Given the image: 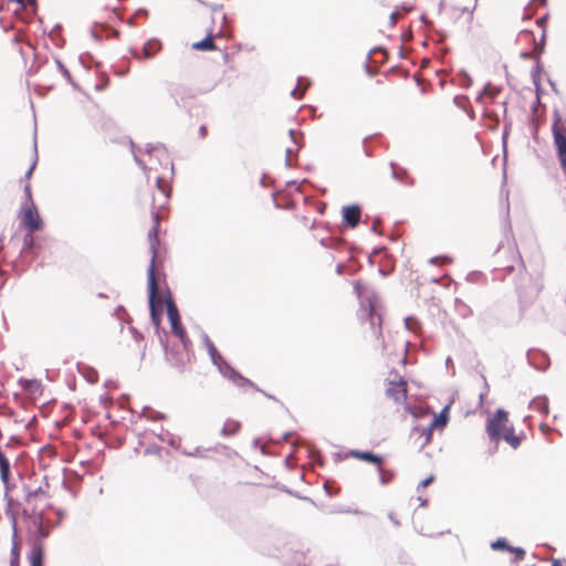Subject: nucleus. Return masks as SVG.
<instances>
[{"mask_svg":"<svg viewBox=\"0 0 566 566\" xmlns=\"http://www.w3.org/2000/svg\"><path fill=\"white\" fill-rule=\"evenodd\" d=\"M304 94V91H298L297 88H295L294 91H292V95L295 97V98H302Z\"/></svg>","mask_w":566,"mask_h":566,"instance_id":"obj_33","label":"nucleus"},{"mask_svg":"<svg viewBox=\"0 0 566 566\" xmlns=\"http://www.w3.org/2000/svg\"><path fill=\"white\" fill-rule=\"evenodd\" d=\"M510 552L515 555V560H522L525 557V551L521 547H512L510 548Z\"/></svg>","mask_w":566,"mask_h":566,"instance_id":"obj_24","label":"nucleus"},{"mask_svg":"<svg viewBox=\"0 0 566 566\" xmlns=\"http://www.w3.org/2000/svg\"><path fill=\"white\" fill-rule=\"evenodd\" d=\"M20 551H21V545H20L19 541L17 539V532L14 531L12 548H11L10 566H20Z\"/></svg>","mask_w":566,"mask_h":566,"instance_id":"obj_15","label":"nucleus"},{"mask_svg":"<svg viewBox=\"0 0 566 566\" xmlns=\"http://www.w3.org/2000/svg\"><path fill=\"white\" fill-rule=\"evenodd\" d=\"M167 315H168V319L170 322L172 333L176 336H178L180 338V340L184 343V345L186 346L187 345L186 344V332L182 328L178 308H177L176 304L174 303V301H171V300L167 301Z\"/></svg>","mask_w":566,"mask_h":566,"instance_id":"obj_6","label":"nucleus"},{"mask_svg":"<svg viewBox=\"0 0 566 566\" xmlns=\"http://www.w3.org/2000/svg\"><path fill=\"white\" fill-rule=\"evenodd\" d=\"M0 475L6 489L10 482V461L4 452L0 449Z\"/></svg>","mask_w":566,"mask_h":566,"instance_id":"obj_12","label":"nucleus"},{"mask_svg":"<svg viewBox=\"0 0 566 566\" xmlns=\"http://www.w3.org/2000/svg\"><path fill=\"white\" fill-rule=\"evenodd\" d=\"M434 481V476L430 475L429 478L424 479L420 482L419 488L426 489L428 485H430Z\"/></svg>","mask_w":566,"mask_h":566,"instance_id":"obj_28","label":"nucleus"},{"mask_svg":"<svg viewBox=\"0 0 566 566\" xmlns=\"http://www.w3.org/2000/svg\"><path fill=\"white\" fill-rule=\"evenodd\" d=\"M186 93H187L186 91L181 92V95H180L181 99H184L186 96L192 97V98L197 96V93H189V94H186Z\"/></svg>","mask_w":566,"mask_h":566,"instance_id":"obj_35","label":"nucleus"},{"mask_svg":"<svg viewBox=\"0 0 566 566\" xmlns=\"http://www.w3.org/2000/svg\"><path fill=\"white\" fill-rule=\"evenodd\" d=\"M392 175L396 177V178H400L399 177V172L398 170L392 166Z\"/></svg>","mask_w":566,"mask_h":566,"instance_id":"obj_37","label":"nucleus"},{"mask_svg":"<svg viewBox=\"0 0 566 566\" xmlns=\"http://www.w3.org/2000/svg\"><path fill=\"white\" fill-rule=\"evenodd\" d=\"M149 465H154L157 461L163 462V453L160 449H147L145 452Z\"/></svg>","mask_w":566,"mask_h":566,"instance_id":"obj_19","label":"nucleus"},{"mask_svg":"<svg viewBox=\"0 0 566 566\" xmlns=\"http://www.w3.org/2000/svg\"><path fill=\"white\" fill-rule=\"evenodd\" d=\"M385 395L396 403H405L408 398V382L397 370H390L385 378Z\"/></svg>","mask_w":566,"mask_h":566,"instance_id":"obj_4","label":"nucleus"},{"mask_svg":"<svg viewBox=\"0 0 566 566\" xmlns=\"http://www.w3.org/2000/svg\"><path fill=\"white\" fill-rule=\"evenodd\" d=\"M434 428H431L429 424L428 427L423 428H415L413 432L419 434V438L422 439L421 447H424L426 444L430 443L432 439V431Z\"/></svg>","mask_w":566,"mask_h":566,"instance_id":"obj_18","label":"nucleus"},{"mask_svg":"<svg viewBox=\"0 0 566 566\" xmlns=\"http://www.w3.org/2000/svg\"><path fill=\"white\" fill-rule=\"evenodd\" d=\"M491 547L494 549V551H497V549H505V551H509L510 552V548L511 546L507 544L506 539L505 538H499L496 539L495 542H493L491 544Z\"/></svg>","mask_w":566,"mask_h":566,"instance_id":"obj_21","label":"nucleus"},{"mask_svg":"<svg viewBox=\"0 0 566 566\" xmlns=\"http://www.w3.org/2000/svg\"><path fill=\"white\" fill-rule=\"evenodd\" d=\"M232 380H238L240 381V384H245V382H249L248 379L243 378L242 376H240L238 373H235L234 370H231V374L229 376Z\"/></svg>","mask_w":566,"mask_h":566,"instance_id":"obj_27","label":"nucleus"},{"mask_svg":"<svg viewBox=\"0 0 566 566\" xmlns=\"http://www.w3.org/2000/svg\"><path fill=\"white\" fill-rule=\"evenodd\" d=\"M486 433L492 441L504 440L513 449H517L522 442V436L516 434L510 423L509 413L497 409L489 419L485 427Z\"/></svg>","mask_w":566,"mask_h":566,"instance_id":"obj_2","label":"nucleus"},{"mask_svg":"<svg viewBox=\"0 0 566 566\" xmlns=\"http://www.w3.org/2000/svg\"><path fill=\"white\" fill-rule=\"evenodd\" d=\"M505 268H506L507 270H513L514 265H512V264H507V265H505Z\"/></svg>","mask_w":566,"mask_h":566,"instance_id":"obj_38","label":"nucleus"},{"mask_svg":"<svg viewBox=\"0 0 566 566\" xmlns=\"http://www.w3.org/2000/svg\"><path fill=\"white\" fill-rule=\"evenodd\" d=\"M2 10V7L0 6V11Z\"/></svg>","mask_w":566,"mask_h":566,"instance_id":"obj_40","label":"nucleus"},{"mask_svg":"<svg viewBox=\"0 0 566 566\" xmlns=\"http://www.w3.org/2000/svg\"><path fill=\"white\" fill-rule=\"evenodd\" d=\"M398 17H399V14L397 11H394L390 13V25L391 27H394L397 23Z\"/></svg>","mask_w":566,"mask_h":566,"instance_id":"obj_30","label":"nucleus"},{"mask_svg":"<svg viewBox=\"0 0 566 566\" xmlns=\"http://www.w3.org/2000/svg\"><path fill=\"white\" fill-rule=\"evenodd\" d=\"M34 167H35V163L33 161V163H31V165L29 166V168H28V170L25 172L27 179H29L32 176Z\"/></svg>","mask_w":566,"mask_h":566,"instance_id":"obj_32","label":"nucleus"},{"mask_svg":"<svg viewBox=\"0 0 566 566\" xmlns=\"http://www.w3.org/2000/svg\"><path fill=\"white\" fill-rule=\"evenodd\" d=\"M32 233L33 232L28 231V233L23 237L21 254H23V255L32 254V258L34 259L38 256L36 250L39 249V245L35 244L34 237Z\"/></svg>","mask_w":566,"mask_h":566,"instance_id":"obj_10","label":"nucleus"},{"mask_svg":"<svg viewBox=\"0 0 566 566\" xmlns=\"http://www.w3.org/2000/svg\"><path fill=\"white\" fill-rule=\"evenodd\" d=\"M552 566H564V564L559 559H554Z\"/></svg>","mask_w":566,"mask_h":566,"instance_id":"obj_36","label":"nucleus"},{"mask_svg":"<svg viewBox=\"0 0 566 566\" xmlns=\"http://www.w3.org/2000/svg\"><path fill=\"white\" fill-rule=\"evenodd\" d=\"M520 300H521V302H525L522 294H520Z\"/></svg>","mask_w":566,"mask_h":566,"instance_id":"obj_39","label":"nucleus"},{"mask_svg":"<svg viewBox=\"0 0 566 566\" xmlns=\"http://www.w3.org/2000/svg\"><path fill=\"white\" fill-rule=\"evenodd\" d=\"M449 406H446L439 415L434 416L430 423L431 428H443L447 426L449 421Z\"/></svg>","mask_w":566,"mask_h":566,"instance_id":"obj_13","label":"nucleus"},{"mask_svg":"<svg viewBox=\"0 0 566 566\" xmlns=\"http://www.w3.org/2000/svg\"><path fill=\"white\" fill-rule=\"evenodd\" d=\"M552 135L556 158L566 180V119L557 109L553 112Z\"/></svg>","mask_w":566,"mask_h":566,"instance_id":"obj_3","label":"nucleus"},{"mask_svg":"<svg viewBox=\"0 0 566 566\" xmlns=\"http://www.w3.org/2000/svg\"><path fill=\"white\" fill-rule=\"evenodd\" d=\"M21 224L30 232L41 230L43 227L39 211L32 201L22 209Z\"/></svg>","mask_w":566,"mask_h":566,"instance_id":"obj_5","label":"nucleus"},{"mask_svg":"<svg viewBox=\"0 0 566 566\" xmlns=\"http://www.w3.org/2000/svg\"><path fill=\"white\" fill-rule=\"evenodd\" d=\"M379 468V471H380V474H381V481L384 483H387L388 481H390L391 479V474H388L387 472H385L382 469H381V465L378 467Z\"/></svg>","mask_w":566,"mask_h":566,"instance_id":"obj_29","label":"nucleus"},{"mask_svg":"<svg viewBox=\"0 0 566 566\" xmlns=\"http://www.w3.org/2000/svg\"><path fill=\"white\" fill-rule=\"evenodd\" d=\"M534 407L538 408L543 413L548 412V405L546 400L539 399L534 401Z\"/></svg>","mask_w":566,"mask_h":566,"instance_id":"obj_25","label":"nucleus"},{"mask_svg":"<svg viewBox=\"0 0 566 566\" xmlns=\"http://www.w3.org/2000/svg\"><path fill=\"white\" fill-rule=\"evenodd\" d=\"M451 262H452V259L449 256H444V255L430 259V263L436 264V265H444V264H449Z\"/></svg>","mask_w":566,"mask_h":566,"instance_id":"obj_22","label":"nucleus"},{"mask_svg":"<svg viewBox=\"0 0 566 566\" xmlns=\"http://www.w3.org/2000/svg\"><path fill=\"white\" fill-rule=\"evenodd\" d=\"M208 134V128L206 125H201L199 128V136L200 138H205Z\"/></svg>","mask_w":566,"mask_h":566,"instance_id":"obj_31","label":"nucleus"},{"mask_svg":"<svg viewBox=\"0 0 566 566\" xmlns=\"http://www.w3.org/2000/svg\"><path fill=\"white\" fill-rule=\"evenodd\" d=\"M43 548L41 544H35L31 552V566H43Z\"/></svg>","mask_w":566,"mask_h":566,"instance_id":"obj_17","label":"nucleus"},{"mask_svg":"<svg viewBox=\"0 0 566 566\" xmlns=\"http://www.w3.org/2000/svg\"><path fill=\"white\" fill-rule=\"evenodd\" d=\"M241 428V423L238 420L234 419H227L222 427V434L226 437H230L239 432Z\"/></svg>","mask_w":566,"mask_h":566,"instance_id":"obj_14","label":"nucleus"},{"mask_svg":"<svg viewBox=\"0 0 566 566\" xmlns=\"http://www.w3.org/2000/svg\"><path fill=\"white\" fill-rule=\"evenodd\" d=\"M364 290H365V285L360 281L354 282V291L358 297H360L363 295Z\"/></svg>","mask_w":566,"mask_h":566,"instance_id":"obj_26","label":"nucleus"},{"mask_svg":"<svg viewBox=\"0 0 566 566\" xmlns=\"http://www.w3.org/2000/svg\"><path fill=\"white\" fill-rule=\"evenodd\" d=\"M223 32L221 30L214 32L213 29H210L207 36L201 41L193 42L191 48L195 51H216L218 50V46L216 45L214 40L220 38Z\"/></svg>","mask_w":566,"mask_h":566,"instance_id":"obj_7","label":"nucleus"},{"mask_svg":"<svg viewBox=\"0 0 566 566\" xmlns=\"http://www.w3.org/2000/svg\"><path fill=\"white\" fill-rule=\"evenodd\" d=\"M20 386L23 388V390L30 392V394H38L41 390V384L36 379H24L21 378L19 380Z\"/></svg>","mask_w":566,"mask_h":566,"instance_id":"obj_16","label":"nucleus"},{"mask_svg":"<svg viewBox=\"0 0 566 566\" xmlns=\"http://www.w3.org/2000/svg\"><path fill=\"white\" fill-rule=\"evenodd\" d=\"M541 72H542V66L539 65V63L537 62L536 65L534 66V69L532 70V77H533V81L534 83L537 85L541 81Z\"/></svg>","mask_w":566,"mask_h":566,"instance_id":"obj_23","label":"nucleus"},{"mask_svg":"<svg viewBox=\"0 0 566 566\" xmlns=\"http://www.w3.org/2000/svg\"><path fill=\"white\" fill-rule=\"evenodd\" d=\"M342 212L346 224H348L352 228L358 226L361 214L360 208L358 206H346L343 208Z\"/></svg>","mask_w":566,"mask_h":566,"instance_id":"obj_8","label":"nucleus"},{"mask_svg":"<svg viewBox=\"0 0 566 566\" xmlns=\"http://www.w3.org/2000/svg\"><path fill=\"white\" fill-rule=\"evenodd\" d=\"M208 350H209L212 361L216 365H220V363H223L222 356L220 355V353L218 352V349L216 348V346L212 343L208 344Z\"/></svg>","mask_w":566,"mask_h":566,"instance_id":"obj_20","label":"nucleus"},{"mask_svg":"<svg viewBox=\"0 0 566 566\" xmlns=\"http://www.w3.org/2000/svg\"><path fill=\"white\" fill-rule=\"evenodd\" d=\"M348 455L354 458V459L360 460V461H366V462L376 464L378 467H380L382 464V462H384V458L382 457L377 455V454H375L373 452H369V451L350 450L348 452Z\"/></svg>","mask_w":566,"mask_h":566,"instance_id":"obj_9","label":"nucleus"},{"mask_svg":"<svg viewBox=\"0 0 566 566\" xmlns=\"http://www.w3.org/2000/svg\"><path fill=\"white\" fill-rule=\"evenodd\" d=\"M161 49L160 40L149 39L143 46V55L145 59H153Z\"/></svg>","mask_w":566,"mask_h":566,"instance_id":"obj_11","label":"nucleus"},{"mask_svg":"<svg viewBox=\"0 0 566 566\" xmlns=\"http://www.w3.org/2000/svg\"><path fill=\"white\" fill-rule=\"evenodd\" d=\"M156 191L157 193H153V201H151V220L153 226L148 232V240L150 244L151 250V263L148 268L147 276H148V296H149V307H150V315L154 324L156 326L159 325L160 318H161V311H163V300L160 295L158 294V282L156 277V269H155V262L158 254V245H159V239H158V227L160 219L163 218V211L166 209L171 187L169 182L161 177H158L156 180Z\"/></svg>","mask_w":566,"mask_h":566,"instance_id":"obj_1","label":"nucleus"},{"mask_svg":"<svg viewBox=\"0 0 566 566\" xmlns=\"http://www.w3.org/2000/svg\"><path fill=\"white\" fill-rule=\"evenodd\" d=\"M24 191H25V195H27L28 199L31 200V186H30L29 182L25 184Z\"/></svg>","mask_w":566,"mask_h":566,"instance_id":"obj_34","label":"nucleus"}]
</instances>
